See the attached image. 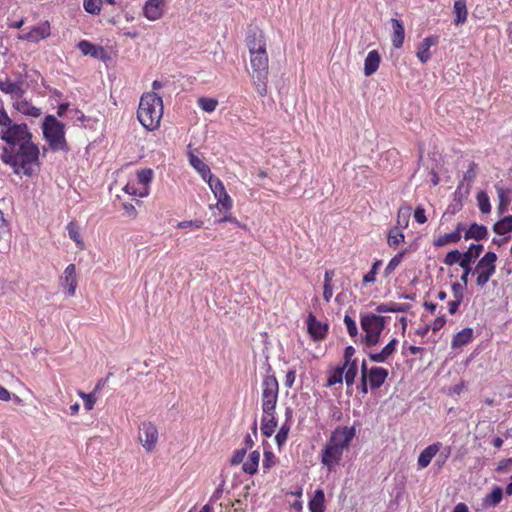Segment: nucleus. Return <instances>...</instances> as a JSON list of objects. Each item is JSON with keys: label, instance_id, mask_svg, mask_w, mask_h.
Wrapping results in <instances>:
<instances>
[{"label": "nucleus", "instance_id": "obj_1", "mask_svg": "<svg viewBox=\"0 0 512 512\" xmlns=\"http://www.w3.org/2000/svg\"><path fill=\"white\" fill-rule=\"evenodd\" d=\"M31 138L26 124L13 122L7 112L3 108L0 109V139L13 147L18 146L16 151L4 147L1 159L10 165L16 174L23 172L31 176L34 173L33 166L38 162L39 149Z\"/></svg>", "mask_w": 512, "mask_h": 512}, {"label": "nucleus", "instance_id": "obj_2", "mask_svg": "<svg viewBox=\"0 0 512 512\" xmlns=\"http://www.w3.org/2000/svg\"><path fill=\"white\" fill-rule=\"evenodd\" d=\"M246 44L250 53V76L258 94L265 96L267 94L269 59L264 35L261 32H254L248 35Z\"/></svg>", "mask_w": 512, "mask_h": 512}, {"label": "nucleus", "instance_id": "obj_3", "mask_svg": "<svg viewBox=\"0 0 512 512\" xmlns=\"http://www.w3.org/2000/svg\"><path fill=\"white\" fill-rule=\"evenodd\" d=\"M482 244H471L465 252L459 250H451L446 254L443 259V263L447 266H453L458 264L462 269L463 273L460 277L461 282H455L452 284V292L455 299L463 301L464 290L468 284L469 275H471L472 267L470 263H474L483 252Z\"/></svg>", "mask_w": 512, "mask_h": 512}, {"label": "nucleus", "instance_id": "obj_4", "mask_svg": "<svg viewBox=\"0 0 512 512\" xmlns=\"http://www.w3.org/2000/svg\"><path fill=\"white\" fill-rule=\"evenodd\" d=\"M163 115L162 98L155 92L145 93L141 96L137 118L144 128L153 131L159 127Z\"/></svg>", "mask_w": 512, "mask_h": 512}, {"label": "nucleus", "instance_id": "obj_5", "mask_svg": "<svg viewBox=\"0 0 512 512\" xmlns=\"http://www.w3.org/2000/svg\"><path fill=\"white\" fill-rule=\"evenodd\" d=\"M385 327V317L376 314H366L361 317V328L365 332L364 341L367 347L375 346Z\"/></svg>", "mask_w": 512, "mask_h": 512}, {"label": "nucleus", "instance_id": "obj_6", "mask_svg": "<svg viewBox=\"0 0 512 512\" xmlns=\"http://www.w3.org/2000/svg\"><path fill=\"white\" fill-rule=\"evenodd\" d=\"M43 134L53 150H65L64 125L53 116H47L43 123Z\"/></svg>", "mask_w": 512, "mask_h": 512}, {"label": "nucleus", "instance_id": "obj_7", "mask_svg": "<svg viewBox=\"0 0 512 512\" xmlns=\"http://www.w3.org/2000/svg\"><path fill=\"white\" fill-rule=\"evenodd\" d=\"M497 255L494 252H487L472 268L471 274H477L476 284L483 288L496 271Z\"/></svg>", "mask_w": 512, "mask_h": 512}, {"label": "nucleus", "instance_id": "obj_8", "mask_svg": "<svg viewBox=\"0 0 512 512\" xmlns=\"http://www.w3.org/2000/svg\"><path fill=\"white\" fill-rule=\"evenodd\" d=\"M278 397V382L272 375H268L262 382V409L263 412L272 415Z\"/></svg>", "mask_w": 512, "mask_h": 512}, {"label": "nucleus", "instance_id": "obj_9", "mask_svg": "<svg viewBox=\"0 0 512 512\" xmlns=\"http://www.w3.org/2000/svg\"><path fill=\"white\" fill-rule=\"evenodd\" d=\"M138 439L147 452H152L158 441V430L151 422H144L139 427Z\"/></svg>", "mask_w": 512, "mask_h": 512}, {"label": "nucleus", "instance_id": "obj_10", "mask_svg": "<svg viewBox=\"0 0 512 512\" xmlns=\"http://www.w3.org/2000/svg\"><path fill=\"white\" fill-rule=\"evenodd\" d=\"M60 286L67 291L69 296H74L77 288V275L76 267L74 264H69L63 274L59 278Z\"/></svg>", "mask_w": 512, "mask_h": 512}, {"label": "nucleus", "instance_id": "obj_11", "mask_svg": "<svg viewBox=\"0 0 512 512\" xmlns=\"http://www.w3.org/2000/svg\"><path fill=\"white\" fill-rule=\"evenodd\" d=\"M344 449L339 447L337 444L329 442L326 444L323 454H322V463L323 465L331 468L333 465L339 463L342 458Z\"/></svg>", "mask_w": 512, "mask_h": 512}, {"label": "nucleus", "instance_id": "obj_12", "mask_svg": "<svg viewBox=\"0 0 512 512\" xmlns=\"http://www.w3.org/2000/svg\"><path fill=\"white\" fill-rule=\"evenodd\" d=\"M355 436V428L354 427H342L337 428L331 435L330 441L332 443L337 444L342 449H347L351 440Z\"/></svg>", "mask_w": 512, "mask_h": 512}, {"label": "nucleus", "instance_id": "obj_13", "mask_svg": "<svg viewBox=\"0 0 512 512\" xmlns=\"http://www.w3.org/2000/svg\"><path fill=\"white\" fill-rule=\"evenodd\" d=\"M77 47L85 56L89 55L95 59L102 61H106L107 59H109L106 50L102 46H96L87 40L80 41L77 44Z\"/></svg>", "mask_w": 512, "mask_h": 512}, {"label": "nucleus", "instance_id": "obj_14", "mask_svg": "<svg viewBox=\"0 0 512 512\" xmlns=\"http://www.w3.org/2000/svg\"><path fill=\"white\" fill-rule=\"evenodd\" d=\"M50 33V24L48 21H44L32 27L28 33L20 38L30 42H39L40 40L47 38Z\"/></svg>", "mask_w": 512, "mask_h": 512}, {"label": "nucleus", "instance_id": "obj_15", "mask_svg": "<svg viewBox=\"0 0 512 512\" xmlns=\"http://www.w3.org/2000/svg\"><path fill=\"white\" fill-rule=\"evenodd\" d=\"M164 0H148L144 6V15L152 21L158 20L163 15Z\"/></svg>", "mask_w": 512, "mask_h": 512}, {"label": "nucleus", "instance_id": "obj_16", "mask_svg": "<svg viewBox=\"0 0 512 512\" xmlns=\"http://www.w3.org/2000/svg\"><path fill=\"white\" fill-rule=\"evenodd\" d=\"M307 326L309 333L315 339H322L325 336V333L327 332L328 329L327 324H322L321 322L317 321L316 317L313 314H309Z\"/></svg>", "mask_w": 512, "mask_h": 512}, {"label": "nucleus", "instance_id": "obj_17", "mask_svg": "<svg viewBox=\"0 0 512 512\" xmlns=\"http://www.w3.org/2000/svg\"><path fill=\"white\" fill-rule=\"evenodd\" d=\"M388 376V371L382 367H372L369 370V383L371 389H377L382 386Z\"/></svg>", "mask_w": 512, "mask_h": 512}, {"label": "nucleus", "instance_id": "obj_18", "mask_svg": "<svg viewBox=\"0 0 512 512\" xmlns=\"http://www.w3.org/2000/svg\"><path fill=\"white\" fill-rule=\"evenodd\" d=\"M440 448L441 443H434L426 447L418 457V466L420 468H426L430 464L432 458L439 452Z\"/></svg>", "mask_w": 512, "mask_h": 512}, {"label": "nucleus", "instance_id": "obj_19", "mask_svg": "<svg viewBox=\"0 0 512 512\" xmlns=\"http://www.w3.org/2000/svg\"><path fill=\"white\" fill-rule=\"evenodd\" d=\"M437 43V37L430 36L425 38L418 46L417 57L422 63H426L431 58L430 47Z\"/></svg>", "mask_w": 512, "mask_h": 512}, {"label": "nucleus", "instance_id": "obj_20", "mask_svg": "<svg viewBox=\"0 0 512 512\" xmlns=\"http://www.w3.org/2000/svg\"><path fill=\"white\" fill-rule=\"evenodd\" d=\"M381 61L380 54L377 50H372L368 53L365 63H364V74L366 76H371L374 74L379 68V64Z\"/></svg>", "mask_w": 512, "mask_h": 512}, {"label": "nucleus", "instance_id": "obj_21", "mask_svg": "<svg viewBox=\"0 0 512 512\" xmlns=\"http://www.w3.org/2000/svg\"><path fill=\"white\" fill-rule=\"evenodd\" d=\"M488 230L487 227L484 225H479L477 223H473L469 226V228L466 230L464 234V239H474L476 241L483 240L487 237Z\"/></svg>", "mask_w": 512, "mask_h": 512}, {"label": "nucleus", "instance_id": "obj_22", "mask_svg": "<svg viewBox=\"0 0 512 512\" xmlns=\"http://www.w3.org/2000/svg\"><path fill=\"white\" fill-rule=\"evenodd\" d=\"M391 23L393 29L392 44L395 48H401L405 37L404 26L401 21L396 18H392Z\"/></svg>", "mask_w": 512, "mask_h": 512}, {"label": "nucleus", "instance_id": "obj_23", "mask_svg": "<svg viewBox=\"0 0 512 512\" xmlns=\"http://www.w3.org/2000/svg\"><path fill=\"white\" fill-rule=\"evenodd\" d=\"M453 12L456 15L454 19L455 25H460L465 23L468 15L466 1L465 0H456L453 6Z\"/></svg>", "mask_w": 512, "mask_h": 512}, {"label": "nucleus", "instance_id": "obj_24", "mask_svg": "<svg viewBox=\"0 0 512 512\" xmlns=\"http://www.w3.org/2000/svg\"><path fill=\"white\" fill-rule=\"evenodd\" d=\"M189 162H190L191 166L202 176V178L204 180H206L207 176L211 174L209 166L207 164H205L196 155L190 153Z\"/></svg>", "mask_w": 512, "mask_h": 512}, {"label": "nucleus", "instance_id": "obj_25", "mask_svg": "<svg viewBox=\"0 0 512 512\" xmlns=\"http://www.w3.org/2000/svg\"><path fill=\"white\" fill-rule=\"evenodd\" d=\"M473 337V330L471 328H464L458 332L452 341V347L458 348L468 344Z\"/></svg>", "mask_w": 512, "mask_h": 512}, {"label": "nucleus", "instance_id": "obj_26", "mask_svg": "<svg viewBox=\"0 0 512 512\" xmlns=\"http://www.w3.org/2000/svg\"><path fill=\"white\" fill-rule=\"evenodd\" d=\"M460 239L461 235L458 233V231H453L451 233L440 235L437 239L433 241V245L436 247H442L448 244L458 243Z\"/></svg>", "mask_w": 512, "mask_h": 512}, {"label": "nucleus", "instance_id": "obj_27", "mask_svg": "<svg viewBox=\"0 0 512 512\" xmlns=\"http://www.w3.org/2000/svg\"><path fill=\"white\" fill-rule=\"evenodd\" d=\"M324 492L321 489H317L313 498L309 502V509L311 512H324Z\"/></svg>", "mask_w": 512, "mask_h": 512}, {"label": "nucleus", "instance_id": "obj_28", "mask_svg": "<svg viewBox=\"0 0 512 512\" xmlns=\"http://www.w3.org/2000/svg\"><path fill=\"white\" fill-rule=\"evenodd\" d=\"M260 460V453L258 451H253L250 453L248 460L243 464L244 472L248 474H255L258 469Z\"/></svg>", "mask_w": 512, "mask_h": 512}, {"label": "nucleus", "instance_id": "obj_29", "mask_svg": "<svg viewBox=\"0 0 512 512\" xmlns=\"http://www.w3.org/2000/svg\"><path fill=\"white\" fill-rule=\"evenodd\" d=\"M16 109L20 113L27 115V116H31V117H38L41 115V110L39 108L31 105L30 103H28L25 100L18 101L16 103Z\"/></svg>", "mask_w": 512, "mask_h": 512}, {"label": "nucleus", "instance_id": "obj_30", "mask_svg": "<svg viewBox=\"0 0 512 512\" xmlns=\"http://www.w3.org/2000/svg\"><path fill=\"white\" fill-rule=\"evenodd\" d=\"M206 180L216 198H221L224 194H226L225 187L220 179L215 178L212 174H210L207 176Z\"/></svg>", "mask_w": 512, "mask_h": 512}, {"label": "nucleus", "instance_id": "obj_31", "mask_svg": "<svg viewBox=\"0 0 512 512\" xmlns=\"http://www.w3.org/2000/svg\"><path fill=\"white\" fill-rule=\"evenodd\" d=\"M493 231L498 235H504L512 231V216H506L493 225Z\"/></svg>", "mask_w": 512, "mask_h": 512}, {"label": "nucleus", "instance_id": "obj_32", "mask_svg": "<svg viewBox=\"0 0 512 512\" xmlns=\"http://www.w3.org/2000/svg\"><path fill=\"white\" fill-rule=\"evenodd\" d=\"M8 237L9 229L5 219L3 218V214L0 211V252L9 247Z\"/></svg>", "mask_w": 512, "mask_h": 512}, {"label": "nucleus", "instance_id": "obj_33", "mask_svg": "<svg viewBox=\"0 0 512 512\" xmlns=\"http://www.w3.org/2000/svg\"><path fill=\"white\" fill-rule=\"evenodd\" d=\"M496 191H497L498 200H499L498 212L500 214H502L507 210V208L510 204V197H509L507 191L503 187L496 186Z\"/></svg>", "mask_w": 512, "mask_h": 512}, {"label": "nucleus", "instance_id": "obj_34", "mask_svg": "<svg viewBox=\"0 0 512 512\" xmlns=\"http://www.w3.org/2000/svg\"><path fill=\"white\" fill-rule=\"evenodd\" d=\"M342 367H345L344 378L345 382L348 386H351L354 383L355 377L357 375V361L353 360L350 364H344Z\"/></svg>", "mask_w": 512, "mask_h": 512}, {"label": "nucleus", "instance_id": "obj_35", "mask_svg": "<svg viewBox=\"0 0 512 512\" xmlns=\"http://www.w3.org/2000/svg\"><path fill=\"white\" fill-rule=\"evenodd\" d=\"M407 304H380L376 307V311L378 313H386V312H406L408 309Z\"/></svg>", "mask_w": 512, "mask_h": 512}, {"label": "nucleus", "instance_id": "obj_36", "mask_svg": "<svg viewBox=\"0 0 512 512\" xmlns=\"http://www.w3.org/2000/svg\"><path fill=\"white\" fill-rule=\"evenodd\" d=\"M411 207L409 206H401L397 213V224L402 227L406 228L409 224V219L411 215Z\"/></svg>", "mask_w": 512, "mask_h": 512}, {"label": "nucleus", "instance_id": "obj_37", "mask_svg": "<svg viewBox=\"0 0 512 512\" xmlns=\"http://www.w3.org/2000/svg\"><path fill=\"white\" fill-rule=\"evenodd\" d=\"M69 237L76 243L80 249H84V242L80 237L79 227L75 222H70L67 226Z\"/></svg>", "mask_w": 512, "mask_h": 512}, {"label": "nucleus", "instance_id": "obj_38", "mask_svg": "<svg viewBox=\"0 0 512 512\" xmlns=\"http://www.w3.org/2000/svg\"><path fill=\"white\" fill-rule=\"evenodd\" d=\"M276 427H277V421L273 416L271 418L263 417L262 424H261V431L266 437L272 436Z\"/></svg>", "mask_w": 512, "mask_h": 512}, {"label": "nucleus", "instance_id": "obj_39", "mask_svg": "<svg viewBox=\"0 0 512 512\" xmlns=\"http://www.w3.org/2000/svg\"><path fill=\"white\" fill-rule=\"evenodd\" d=\"M0 90L6 94L18 95L22 93L20 84L11 82L8 79L0 81Z\"/></svg>", "mask_w": 512, "mask_h": 512}, {"label": "nucleus", "instance_id": "obj_40", "mask_svg": "<svg viewBox=\"0 0 512 512\" xmlns=\"http://www.w3.org/2000/svg\"><path fill=\"white\" fill-rule=\"evenodd\" d=\"M198 105L205 112L211 113L216 109L218 101L214 98L200 97L198 99Z\"/></svg>", "mask_w": 512, "mask_h": 512}, {"label": "nucleus", "instance_id": "obj_41", "mask_svg": "<svg viewBox=\"0 0 512 512\" xmlns=\"http://www.w3.org/2000/svg\"><path fill=\"white\" fill-rule=\"evenodd\" d=\"M387 241L389 246L395 247L404 241V234L398 228H393L389 231Z\"/></svg>", "mask_w": 512, "mask_h": 512}, {"label": "nucleus", "instance_id": "obj_42", "mask_svg": "<svg viewBox=\"0 0 512 512\" xmlns=\"http://www.w3.org/2000/svg\"><path fill=\"white\" fill-rule=\"evenodd\" d=\"M503 497V491L500 487H495L485 498V502L491 506L499 504Z\"/></svg>", "mask_w": 512, "mask_h": 512}, {"label": "nucleus", "instance_id": "obj_43", "mask_svg": "<svg viewBox=\"0 0 512 512\" xmlns=\"http://www.w3.org/2000/svg\"><path fill=\"white\" fill-rule=\"evenodd\" d=\"M477 201L482 213L487 214L491 211L489 197L485 192L481 191L477 194Z\"/></svg>", "mask_w": 512, "mask_h": 512}, {"label": "nucleus", "instance_id": "obj_44", "mask_svg": "<svg viewBox=\"0 0 512 512\" xmlns=\"http://www.w3.org/2000/svg\"><path fill=\"white\" fill-rule=\"evenodd\" d=\"M405 254H406V250L401 251L398 254H396L389 261L388 265L385 268V274L386 275H389L390 273H392L398 267V265L401 263V261H402V259H403Z\"/></svg>", "mask_w": 512, "mask_h": 512}, {"label": "nucleus", "instance_id": "obj_45", "mask_svg": "<svg viewBox=\"0 0 512 512\" xmlns=\"http://www.w3.org/2000/svg\"><path fill=\"white\" fill-rule=\"evenodd\" d=\"M345 371V367L336 368L327 380V386H333L335 384L341 383L343 381V374Z\"/></svg>", "mask_w": 512, "mask_h": 512}, {"label": "nucleus", "instance_id": "obj_46", "mask_svg": "<svg viewBox=\"0 0 512 512\" xmlns=\"http://www.w3.org/2000/svg\"><path fill=\"white\" fill-rule=\"evenodd\" d=\"M101 0H84L83 6L86 12L98 14L101 11Z\"/></svg>", "mask_w": 512, "mask_h": 512}, {"label": "nucleus", "instance_id": "obj_47", "mask_svg": "<svg viewBox=\"0 0 512 512\" xmlns=\"http://www.w3.org/2000/svg\"><path fill=\"white\" fill-rule=\"evenodd\" d=\"M152 177L153 171L151 169H142L137 173L139 183L145 186H147L152 181Z\"/></svg>", "mask_w": 512, "mask_h": 512}, {"label": "nucleus", "instance_id": "obj_48", "mask_svg": "<svg viewBox=\"0 0 512 512\" xmlns=\"http://www.w3.org/2000/svg\"><path fill=\"white\" fill-rule=\"evenodd\" d=\"M78 394L84 400L85 409L88 411L92 410L96 402V398L93 396V394H86L82 391H79Z\"/></svg>", "mask_w": 512, "mask_h": 512}, {"label": "nucleus", "instance_id": "obj_49", "mask_svg": "<svg viewBox=\"0 0 512 512\" xmlns=\"http://www.w3.org/2000/svg\"><path fill=\"white\" fill-rule=\"evenodd\" d=\"M290 427L286 424H284L278 433L276 434L275 440L279 446L284 444L287 440L288 433H289Z\"/></svg>", "mask_w": 512, "mask_h": 512}, {"label": "nucleus", "instance_id": "obj_50", "mask_svg": "<svg viewBox=\"0 0 512 512\" xmlns=\"http://www.w3.org/2000/svg\"><path fill=\"white\" fill-rule=\"evenodd\" d=\"M344 322L346 324L349 335L351 337H355L358 334L356 322L349 315H345Z\"/></svg>", "mask_w": 512, "mask_h": 512}, {"label": "nucleus", "instance_id": "obj_51", "mask_svg": "<svg viewBox=\"0 0 512 512\" xmlns=\"http://www.w3.org/2000/svg\"><path fill=\"white\" fill-rule=\"evenodd\" d=\"M381 262L380 261H376L373 265H372V268L371 270L364 275L363 277V282L364 283H372L375 281V275L377 273V269L378 267L380 266Z\"/></svg>", "mask_w": 512, "mask_h": 512}, {"label": "nucleus", "instance_id": "obj_52", "mask_svg": "<svg viewBox=\"0 0 512 512\" xmlns=\"http://www.w3.org/2000/svg\"><path fill=\"white\" fill-rule=\"evenodd\" d=\"M217 199V205L220 206L222 209L229 210L232 207V200L227 193L224 194L221 198Z\"/></svg>", "mask_w": 512, "mask_h": 512}, {"label": "nucleus", "instance_id": "obj_53", "mask_svg": "<svg viewBox=\"0 0 512 512\" xmlns=\"http://www.w3.org/2000/svg\"><path fill=\"white\" fill-rule=\"evenodd\" d=\"M414 218H415V221L419 224H424L426 221H427V218L425 216V210L423 207L421 206H418L416 209H415V212H414Z\"/></svg>", "mask_w": 512, "mask_h": 512}, {"label": "nucleus", "instance_id": "obj_54", "mask_svg": "<svg viewBox=\"0 0 512 512\" xmlns=\"http://www.w3.org/2000/svg\"><path fill=\"white\" fill-rule=\"evenodd\" d=\"M245 455H246V449L237 450L231 458V464L232 465L240 464L241 462H243Z\"/></svg>", "mask_w": 512, "mask_h": 512}, {"label": "nucleus", "instance_id": "obj_55", "mask_svg": "<svg viewBox=\"0 0 512 512\" xmlns=\"http://www.w3.org/2000/svg\"><path fill=\"white\" fill-rule=\"evenodd\" d=\"M125 190H126V192L128 194H130V195H137L139 197H146L148 195V193H149L147 187H144L142 190L137 192L136 189L133 186L129 185V184L125 187Z\"/></svg>", "mask_w": 512, "mask_h": 512}, {"label": "nucleus", "instance_id": "obj_56", "mask_svg": "<svg viewBox=\"0 0 512 512\" xmlns=\"http://www.w3.org/2000/svg\"><path fill=\"white\" fill-rule=\"evenodd\" d=\"M475 167H476V164L474 162L470 163L468 170L464 174L463 180L468 181V182L474 181L475 176H476Z\"/></svg>", "mask_w": 512, "mask_h": 512}, {"label": "nucleus", "instance_id": "obj_57", "mask_svg": "<svg viewBox=\"0 0 512 512\" xmlns=\"http://www.w3.org/2000/svg\"><path fill=\"white\" fill-rule=\"evenodd\" d=\"M397 340L396 339H392L382 350L384 352V354L389 358L394 352H395V349H396V345H397Z\"/></svg>", "mask_w": 512, "mask_h": 512}, {"label": "nucleus", "instance_id": "obj_58", "mask_svg": "<svg viewBox=\"0 0 512 512\" xmlns=\"http://www.w3.org/2000/svg\"><path fill=\"white\" fill-rule=\"evenodd\" d=\"M369 358L373 362L382 363L385 362L388 357L384 354L383 350L379 353H370Z\"/></svg>", "mask_w": 512, "mask_h": 512}, {"label": "nucleus", "instance_id": "obj_59", "mask_svg": "<svg viewBox=\"0 0 512 512\" xmlns=\"http://www.w3.org/2000/svg\"><path fill=\"white\" fill-rule=\"evenodd\" d=\"M354 354H355V349L353 346L346 347L345 352H344V359H345L344 364H350L351 362H353L354 359H352V358H353Z\"/></svg>", "mask_w": 512, "mask_h": 512}, {"label": "nucleus", "instance_id": "obj_60", "mask_svg": "<svg viewBox=\"0 0 512 512\" xmlns=\"http://www.w3.org/2000/svg\"><path fill=\"white\" fill-rule=\"evenodd\" d=\"M264 457H265V459L263 461L264 468H270L271 465L273 464V459H274L273 453L267 451L264 453Z\"/></svg>", "mask_w": 512, "mask_h": 512}, {"label": "nucleus", "instance_id": "obj_61", "mask_svg": "<svg viewBox=\"0 0 512 512\" xmlns=\"http://www.w3.org/2000/svg\"><path fill=\"white\" fill-rule=\"evenodd\" d=\"M333 295V288L331 284L324 285L323 298L326 302H329Z\"/></svg>", "mask_w": 512, "mask_h": 512}, {"label": "nucleus", "instance_id": "obj_62", "mask_svg": "<svg viewBox=\"0 0 512 512\" xmlns=\"http://www.w3.org/2000/svg\"><path fill=\"white\" fill-rule=\"evenodd\" d=\"M461 302H462V300H459V299H455L453 301H450L448 303V305H449V312L451 314H455L458 311V308H459Z\"/></svg>", "mask_w": 512, "mask_h": 512}, {"label": "nucleus", "instance_id": "obj_63", "mask_svg": "<svg viewBox=\"0 0 512 512\" xmlns=\"http://www.w3.org/2000/svg\"><path fill=\"white\" fill-rule=\"evenodd\" d=\"M511 464H512V459H504L499 462L496 470L498 472H505L507 467Z\"/></svg>", "mask_w": 512, "mask_h": 512}, {"label": "nucleus", "instance_id": "obj_64", "mask_svg": "<svg viewBox=\"0 0 512 512\" xmlns=\"http://www.w3.org/2000/svg\"><path fill=\"white\" fill-rule=\"evenodd\" d=\"M445 322L446 321L443 317L436 318L433 323V327H432L433 330L437 331V330L441 329L444 326Z\"/></svg>", "mask_w": 512, "mask_h": 512}]
</instances>
